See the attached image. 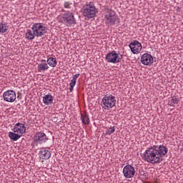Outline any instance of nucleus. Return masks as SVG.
<instances>
[{"instance_id":"f257e3e1","label":"nucleus","mask_w":183,"mask_h":183,"mask_svg":"<svg viewBox=\"0 0 183 183\" xmlns=\"http://www.w3.org/2000/svg\"><path fill=\"white\" fill-rule=\"evenodd\" d=\"M168 154V148L164 145L153 146L147 148L144 153L143 159L149 164L162 162V157Z\"/></svg>"},{"instance_id":"f03ea898","label":"nucleus","mask_w":183,"mask_h":183,"mask_svg":"<svg viewBox=\"0 0 183 183\" xmlns=\"http://www.w3.org/2000/svg\"><path fill=\"white\" fill-rule=\"evenodd\" d=\"M82 13L84 16H86V18H89V19H91V18H94L95 15L98 13V9L97 7H95V4L94 2L90 1L89 3H86L82 8Z\"/></svg>"},{"instance_id":"7ed1b4c3","label":"nucleus","mask_w":183,"mask_h":183,"mask_svg":"<svg viewBox=\"0 0 183 183\" xmlns=\"http://www.w3.org/2000/svg\"><path fill=\"white\" fill-rule=\"evenodd\" d=\"M104 22L107 26L119 24V17L114 10H109L104 16Z\"/></svg>"},{"instance_id":"20e7f679","label":"nucleus","mask_w":183,"mask_h":183,"mask_svg":"<svg viewBox=\"0 0 183 183\" xmlns=\"http://www.w3.org/2000/svg\"><path fill=\"white\" fill-rule=\"evenodd\" d=\"M117 104V99L112 94H106L102 100V107L104 109H111Z\"/></svg>"},{"instance_id":"39448f33","label":"nucleus","mask_w":183,"mask_h":183,"mask_svg":"<svg viewBox=\"0 0 183 183\" xmlns=\"http://www.w3.org/2000/svg\"><path fill=\"white\" fill-rule=\"evenodd\" d=\"M61 21L64 25H66V26H72V25L76 24L74 13L70 11L63 14L61 17Z\"/></svg>"},{"instance_id":"423d86ee","label":"nucleus","mask_w":183,"mask_h":183,"mask_svg":"<svg viewBox=\"0 0 183 183\" xmlns=\"http://www.w3.org/2000/svg\"><path fill=\"white\" fill-rule=\"evenodd\" d=\"M31 29L36 34V38L44 36L46 34V27L44 26L42 23H35L33 24Z\"/></svg>"},{"instance_id":"0eeeda50","label":"nucleus","mask_w":183,"mask_h":183,"mask_svg":"<svg viewBox=\"0 0 183 183\" xmlns=\"http://www.w3.org/2000/svg\"><path fill=\"white\" fill-rule=\"evenodd\" d=\"M106 60L109 64H118L122 61V55H119L115 51L108 53L106 56Z\"/></svg>"},{"instance_id":"6e6552de","label":"nucleus","mask_w":183,"mask_h":183,"mask_svg":"<svg viewBox=\"0 0 183 183\" xmlns=\"http://www.w3.org/2000/svg\"><path fill=\"white\" fill-rule=\"evenodd\" d=\"M48 139L46 134L44 132H36L33 137V142L38 145L39 144H45Z\"/></svg>"},{"instance_id":"1a4fd4ad","label":"nucleus","mask_w":183,"mask_h":183,"mask_svg":"<svg viewBox=\"0 0 183 183\" xmlns=\"http://www.w3.org/2000/svg\"><path fill=\"white\" fill-rule=\"evenodd\" d=\"M135 172V168L131 164H127L123 168V175L126 178H134Z\"/></svg>"},{"instance_id":"9d476101","label":"nucleus","mask_w":183,"mask_h":183,"mask_svg":"<svg viewBox=\"0 0 183 183\" xmlns=\"http://www.w3.org/2000/svg\"><path fill=\"white\" fill-rule=\"evenodd\" d=\"M3 99L6 102H14L16 99V94L14 90H7L3 94Z\"/></svg>"},{"instance_id":"9b49d317","label":"nucleus","mask_w":183,"mask_h":183,"mask_svg":"<svg viewBox=\"0 0 183 183\" xmlns=\"http://www.w3.org/2000/svg\"><path fill=\"white\" fill-rule=\"evenodd\" d=\"M132 54H139L142 50V44L137 40L131 42L129 45Z\"/></svg>"},{"instance_id":"f8f14e48","label":"nucleus","mask_w":183,"mask_h":183,"mask_svg":"<svg viewBox=\"0 0 183 183\" xmlns=\"http://www.w3.org/2000/svg\"><path fill=\"white\" fill-rule=\"evenodd\" d=\"M51 151H49V149L46 147H42L40 149V151L39 152V157L40 159H49L51 158Z\"/></svg>"},{"instance_id":"ddd939ff","label":"nucleus","mask_w":183,"mask_h":183,"mask_svg":"<svg viewBox=\"0 0 183 183\" xmlns=\"http://www.w3.org/2000/svg\"><path fill=\"white\" fill-rule=\"evenodd\" d=\"M141 62L143 65H151L154 64V57L152 55L145 53L141 57Z\"/></svg>"},{"instance_id":"4468645a","label":"nucleus","mask_w":183,"mask_h":183,"mask_svg":"<svg viewBox=\"0 0 183 183\" xmlns=\"http://www.w3.org/2000/svg\"><path fill=\"white\" fill-rule=\"evenodd\" d=\"M14 132H16V134H19L21 136L26 132V127H25V124L24 123H17L14 125L13 129Z\"/></svg>"},{"instance_id":"2eb2a0df","label":"nucleus","mask_w":183,"mask_h":183,"mask_svg":"<svg viewBox=\"0 0 183 183\" xmlns=\"http://www.w3.org/2000/svg\"><path fill=\"white\" fill-rule=\"evenodd\" d=\"M37 69L39 72H45V71L49 69V66H48L46 60L41 59V63L38 64Z\"/></svg>"},{"instance_id":"dca6fc26","label":"nucleus","mask_w":183,"mask_h":183,"mask_svg":"<svg viewBox=\"0 0 183 183\" xmlns=\"http://www.w3.org/2000/svg\"><path fill=\"white\" fill-rule=\"evenodd\" d=\"M43 104H44V105H52V104H54V97L51 94H45L43 97Z\"/></svg>"},{"instance_id":"f3484780","label":"nucleus","mask_w":183,"mask_h":183,"mask_svg":"<svg viewBox=\"0 0 183 183\" xmlns=\"http://www.w3.org/2000/svg\"><path fill=\"white\" fill-rule=\"evenodd\" d=\"M35 36H36V35L35 34V32L33 30L28 29L26 31L25 38L28 41H33V39H35Z\"/></svg>"},{"instance_id":"a211bd4d","label":"nucleus","mask_w":183,"mask_h":183,"mask_svg":"<svg viewBox=\"0 0 183 183\" xmlns=\"http://www.w3.org/2000/svg\"><path fill=\"white\" fill-rule=\"evenodd\" d=\"M21 137H22V135L19 134V133H16L15 132H9V137L12 141H18V139H19V138H21Z\"/></svg>"},{"instance_id":"6ab92c4d","label":"nucleus","mask_w":183,"mask_h":183,"mask_svg":"<svg viewBox=\"0 0 183 183\" xmlns=\"http://www.w3.org/2000/svg\"><path fill=\"white\" fill-rule=\"evenodd\" d=\"M81 120L84 125H88L89 124V116L86 113L81 114Z\"/></svg>"},{"instance_id":"aec40b11","label":"nucleus","mask_w":183,"mask_h":183,"mask_svg":"<svg viewBox=\"0 0 183 183\" xmlns=\"http://www.w3.org/2000/svg\"><path fill=\"white\" fill-rule=\"evenodd\" d=\"M46 64H48V65H49V66H51L52 68H55V66H56V59L54 58V57H49L47 61H46Z\"/></svg>"},{"instance_id":"412c9836","label":"nucleus","mask_w":183,"mask_h":183,"mask_svg":"<svg viewBox=\"0 0 183 183\" xmlns=\"http://www.w3.org/2000/svg\"><path fill=\"white\" fill-rule=\"evenodd\" d=\"M8 31V26H6V24L4 22L0 23V34H5Z\"/></svg>"},{"instance_id":"4be33fe9","label":"nucleus","mask_w":183,"mask_h":183,"mask_svg":"<svg viewBox=\"0 0 183 183\" xmlns=\"http://www.w3.org/2000/svg\"><path fill=\"white\" fill-rule=\"evenodd\" d=\"M179 102V99H178V98H177V97L173 96L171 98L170 100V106L171 107H174V105H177V104Z\"/></svg>"},{"instance_id":"5701e85b","label":"nucleus","mask_w":183,"mask_h":183,"mask_svg":"<svg viewBox=\"0 0 183 183\" xmlns=\"http://www.w3.org/2000/svg\"><path fill=\"white\" fill-rule=\"evenodd\" d=\"M64 6L66 9H71L74 6V4L71 1H65L64 4Z\"/></svg>"},{"instance_id":"b1692460","label":"nucleus","mask_w":183,"mask_h":183,"mask_svg":"<svg viewBox=\"0 0 183 183\" xmlns=\"http://www.w3.org/2000/svg\"><path fill=\"white\" fill-rule=\"evenodd\" d=\"M115 132V127H110L105 133L106 135H111Z\"/></svg>"},{"instance_id":"393cba45","label":"nucleus","mask_w":183,"mask_h":183,"mask_svg":"<svg viewBox=\"0 0 183 183\" xmlns=\"http://www.w3.org/2000/svg\"><path fill=\"white\" fill-rule=\"evenodd\" d=\"M69 85L71 86H75V85H76V80L72 79L71 80V82H70Z\"/></svg>"},{"instance_id":"a878e982","label":"nucleus","mask_w":183,"mask_h":183,"mask_svg":"<svg viewBox=\"0 0 183 183\" xmlns=\"http://www.w3.org/2000/svg\"><path fill=\"white\" fill-rule=\"evenodd\" d=\"M79 74H76L73 76V79H74L75 81H76V79H78V77L79 76Z\"/></svg>"},{"instance_id":"bb28decb","label":"nucleus","mask_w":183,"mask_h":183,"mask_svg":"<svg viewBox=\"0 0 183 183\" xmlns=\"http://www.w3.org/2000/svg\"><path fill=\"white\" fill-rule=\"evenodd\" d=\"M74 86L69 85V91H70V92H72V91H74Z\"/></svg>"}]
</instances>
